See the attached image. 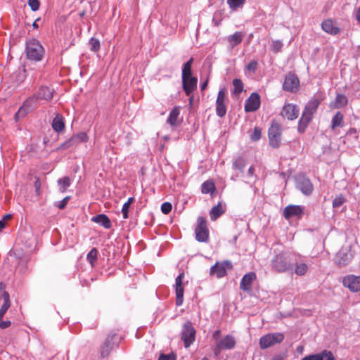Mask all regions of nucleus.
I'll list each match as a JSON object with an SVG mask.
<instances>
[{
    "mask_svg": "<svg viewBox=\"0 0 360 360\" xmlns=\"http://www.w3.org/2000/svg\"><path fill=\"white\" fill-rule=\"evenodd\" d=\"M117 339V333L115 332L110 333L104 343L101 347V356L103 358L108 357L110 351L112 350L113 345H114V340Z\"/></svg>",
    "mask_w": 360,
    "mask_h": 360,
    "instance_id": "f3484780",
    "label": "nucleus"
},
{
    "mask_svg": "<svg viewBox=\"0 0 360 360\" xmlns=\"http://www.w3.org/2000/svg\"><path fill=\"white\" fill-rule=\"evenodd\" d=\"M180 114V107L175 106L170 112L167 122L172 127H177L180 124L181 120L179 119Z\"/></svg>",
    "mask_w": 360,
    "mask_h": 360,
    "instance_id": "bb28decb",
    "label": "nucleus"
},
{
    "mask_svg": "<svg viewBox=\"0 0 360 360\" xmlns=\"http://www.w3.org/2000/svg\"><path fill=\"white\" fill-rule=\"evenodd\" d=\"M284 338V335L282 333H268L260 338L259 342V347L262 349H267L276 344L281 343Z\"/></svg>",
    "mask_w": 360,
    "mask_h": 360,
    "instance_id": "7ed1b4c3",
    "label": "nucleus"
},
{
    "mask_svg": "<svg viewBox=\"0 0 360 360\" xmlns=\"http://www.w3.org/2000/svg\"><path fill=\"white\" fill-rule=\"evenodd\" d=\"M303 211L304 210L301 206L290 205L284 208L283 215L286 219L295 217L300 218L303 214Z\"/></svg>",
    "mask_w": 360,
    "mask_h": 360,
    "instance_id": "6ab92c4d",
    "label": "nucleus"
},
{
    "mask_svg": "<svg viewBox=\"0 0 360 360\" xmlns=\"http://www.w3.org/2000/svg\"><path fill=\"white\" fill-rule=\"evenodd\" d=\"M216 190V187L212 181H205L201 186V191L202 193L207 194L211 193L212 194Z\"/></svg>",
    "mask_w": 360,
    "mask_h": 360,
    "instance_id": "72a5a7b5",
    "label": "nucleus"
},
{
    "mask_svg": "<svg viewBox=\"0 0 360 360\" xmlns=\"http://www.w3.org/2000/svg\"><path fill=\"white\" fill-rule=\"evenodd\" d=\"M245 1L246 0H227V4L230 8L235 10L237 8L241 7Z\"/></svg>",
    "mask_w": 360,
    "mask_h": 360,
    "instance_id": "37998d69",
    "label": "nucleus"
},
{
    "mask_svg": "<svg viewBox=\"0 0 360 360\" xmlns=\"http://www.w3.org/2000/svg\"><path fill=\"white\" fill-rule=\"evenodd\" d=\"M11 306V301L9 295H6V301L4 302L1 307L0 308V321L3 319L4 314Z\"/></svg>",
    "mask_w": 360,
    "mask_h": 360,
    "instance_id": "ea45409f",
    "label": "nucleus"
},
{
    "mask_svg": "<svg viewBox=\"0 0 360 360\" xmlns=\"http://www.w3.org/2000/svg\"><path fill=\"white\" fill-rule=\"evenodd\" d=\"M51 126L53 129L56 132H60L63 131L65 129L63 117L60 114H57L53 120Z\"/></svg>",
    "mask_w": 360,
    "mask_h": 360,
    "instance_id": "c85d7f7f",
    "label": "nucleus"
},
{
    "mask_svg": "<svg viewBox=\"0 0 360 360\" xmlns=\"http://www.w3.org/2000/svg\"><path fill=\"white\" fill-rule=\"evenodd\" d=\"M208 84V80L207 79L204 83H202L200 86V89L202 91L205 90L207 88Z\"/></svg>",
    "mask_w": 360,
    "mask_h": 360,
    "instance_id": "bf43d9fd",
    "label": "nucleus"
},
{
    "mask_svg": "<svg viewBox=\"0 0 360 360\" xmlns=\"http://www.w3.org/2000/svg\"><path fill=\"white\" fill-rule=\"evenodd\" d=\"M181 335L186 348H188L193 344L195 338V330L190 321H187L184 323Z\"/></svg>",
    "mask_w": 360,
    "mask_h": 360,
    "instance_id": "39448f33",
    "label": "nucleus"
},
{
    "mask_svg": "<svg viewBox=\"0 0 360 360\" xmlns=\"http://www.w3.org/2000/svg\"><path fill=\"white\" fill-rule=\"evenodd\" d=\"M262 136L261 129L258 127H255L252 133L250 134V139L253 141H257L260 139Z\"/></svg>",
    "mask_w": 360,
    "mask_h": 360,
    "instance_id": "49530a36",
    "label": "nucleus"
},
{
    "mask_svg": "<svg viewBox=\"0 0 360 360\" xmlns=\"http://www.w3.org/2000/svg\"><path fill=\"white\" fill-rule=\"evenodd\" d=\"M39 18H37L33 23H32V27L35 29H37L38 28V24L37 23V21L39 20Z\"/></svg>",
    "mask_w": 360,
    "mask_h": 360,
    "instance_id": "0e129e2a",
    "label": "nucleus"
},
{
    "mask_svg": "<svg viewBox=\"0 0 360 360\" xmlns=\"http://www.w3.org/2000/svg\"><path fill=\"white\" fill-rule=\"evenodd\" d=\"M233 265L230 261L217 262L210 268V275H216L217 278H222L226 275L227 269H231Z\"/></svg>",
    "mask_w": 360,
    "mask_h": 360,
    "instance_id": "9b49d317",
    "label": "nucleus"
},
{
    "mask_svg": "<svg viewBox=\"0 0 360 360\" xmlns=\"http://www.w3.org/2000/svg\"><path fill=\"white\" fill-rule=\"evenodd\" d=\"M91 220L95 223L102 225L105 229H110L112 226L110 219L104 214H98L94 217Z\"/></svg>",
    "mask_w": 360,
    "mask_h": 360,
    "instance_id": "c756f323",
    "label": "nucleus"
},
{
    "mask_svg": "<svg viewBox=\"0 0 360 360\" xmlns=\"http://www.w3.org/2000/svg\"><path fill=\"white\" fill-rule=\"evenodd\" d=\"M189 96V99H188V101H189V104L191 105L192 103H193V95H192V94L188 96Z\"/></svg>",
    "mask_w": 360,
    "mask_h": 360,
    "instance_id": "e2e57ef3",
    "label": "nucleus"
},
{
    "mask_svg": "<svg viewBox=\"0 0 360 360\" xmlns=\"http://www.w3.org/2000/svg\"><path fill=\"white\" fill-rule=\"evenodd\" d=\"M88 140V136L85 132H79L73 136H72L70 139L65 141L63 144L60 146V148L62 150H65L69 148L72 146L77 145L78 143L82 142H86Z\"/></svg>",
    "mask_w": 360,
    "mask_h": 360,
    "instance_id": "2eb2a0df",
    "label": "nucleus"
},
{
    "mask_svg": "<svg viewBox=\"0 0 360 360\" xmlns=\"http://www.w3.org/2000/svg\"><path fill=\"white\" fill-rule=\"evenodd\" d=\"M224 213L221 205L219 202L217 205L213 207L210 211V218L212 220H216Z\"/></svg>",
    "mask_w": 360,
    "mask_h": 360,
    "instance_id": "c9c22d12",
    "label": "nucleus"
},
{
    "mask_svg": "<svg viewBox=\"0 0 360 360\" xmlns=\"http://www.w3.org/2000/svg\"><path fill=\"white\" fill-rule=\"evenodd\" d=\"M134 198L133 197H131L128 199V200L123 205L122 212L123 215L124 219H127L129 217L128 213H129V208L130 205L134 202Z\"/></svg>",
    "mask_w": 360,
    "mask_h": 360,
    "instance_id": "a19ab883",
    "label": "nucleus"
},
{
    "mask_svg": "<svg viewBox=\"0 0 360 360\" xmlns=\"http://www.w3.org/2000/svg\"><path fill=\"white\" fill-rule=\"evenodd\" d=\"M345 202V198L344 196L342 195H340L334 199L333 202V206L334 207H340Z\"/></svg>",
    "mask_w": 360,
    "mask_h": 360,
    "instance_id": "de8ad7c7",
    "label": "nucleus"
},
{
    "mask_svg": "<svg viewBox=\"0 0 360 360\" xmlns=\"http://www.w3.org/2000/svg\"><path fill=\"white\" fill-rule=\"evenodd\" d=\"M195 238L199 242H207L209 239V231L207 221L202 217L198 218V225L195 229Z\"/></svg>",
    "mask_w": 360,
    "mask_h": 360,
    "instance_id": "6e6552de",
    "label": "nucleus"
},
{
    "mask_svg": "<svg viewBox=\"0 0 360 360\" xmlns=\"http://www.w3.org/2000/svg\"><path fill=\"white\" fill-rule=\"evenodd\" d=\"M244 37V34L241 32H236L233 34L228 37V41L233 48L241 43Z\"/></svg>",
    "mask_w": 360,
    "mask_h": 360,
    "instance_id": "2f4dec72",
    "label": "nucleus"
},
{
    "mask_svg": "<svg viewBox=\"0 0 360 360\" xmlns=\"http://www.w3.org/2000/svg\"><path fill=\"white\" fill-rule=\"evenodd\" d=\"M98 250L96 248H92L87 255V261L90 263L91 266H94V262L97 259Z\"/></svg>",
    "mask_w": 360,
    "mask_h": 360,
    "instance_id": "79ce46f5",
    "label": "nucleus"
},
{
    "mask_svg": "<svg viewBox=\"0 0 360 360\" xmlns=\"http://www.w3.org/2000/svg\"><path fill=\"white\" fill-rule=\"evenodd\" d=\"M320 105V101L317 98L310 100L304 108V111L314 116Z\"/></svg>",
    "mask_w": 360,
    "mask_h": 360,
    "instance_id": "7c9ffc66",
    "label": "nucleus"
},
{
    "mask_svg": "<svg viewBox=\"0 0 360 360\" xmlns=\"http://www.w3.org/2000/svg\"><path fill=\"white\" fill-rule=\"evenodd\" d=\"M274 360H282V357L281 356H276L273 359Z\"/></svg>",
    "mask_w": 360,
    "mask_h": 360,
    "instance_id": "69168bd1",
    "label": "nucleus"
},
{
    "mask_svg": "<svg viewBox=\"0 0 360 360\" xmlns=\"http://www.w3.org/2000/svg\"><path fill=\"white\" fill-rule=\"evenodd\" d=\"M34 186H35V189H36V191L38 192L39 191V188H40V183L38 180H37L34 183Z\"/></svg>",
    "mask_w": 360,
    "mask_h": 360,
    "instance_id": "052dcab7",
    "label": "nucleus"
},
{
    "mask_svg": "<svg viewBox=\"0 0 360 360\" xmlns=\"http://www.w3.org/2000/svg\"><path fill=\"white\" fill-rule=\"evenodd\" d=\"M184 277V273H181L176 278V304L177 306H181L184 302V288L182 285Z\"/></svg>",
    "mask_w": 360,
    "mask_h": 360,
    "instance_id": "aec40b11",
    "label": "nucleus"
},
{
    "mask_svg": "<svg viewBox=\"0 0 360 360\" xmlns=\"http://www.w3.org/2000/svg\"><path fill=\"white\" fill-rule=\"evenodd\" d=\"M321 27L324 32L333 35H335L340 32L337 23L331 19L325 20L321 24Z\"/></svg>",
    "mask_w": 360,
    "mask_h": 360,
    "instance_id": "b1692460",
    "label": "nucleus"
},
{
    "mask_svg": "<svg viewBox=\"0 0 360 360\" xmlns=\"http://www.w3.org/2000/svg\"><path fill=\"white\" fill-rule=\"evenodd\" d=\"M54 90L46 86H41L39 87L37 92V96L39 100H44L46 101H50L53 96Z\"/></svg>",
    "mask_w": 360,
    "mask_h": 360,
    "instance_id": "393cba45",
    "label": "nucleus"
},
{
    "mask_svg": "<svg viewBox=\"0 0 360 360\" xmlns=\"http://www.w3.org/2000/svg\"><path fill=\"white\" fill-rule=\"evenodd\" d=\"M254 171V168L252 167H250L248 169V172L250 174H252Z\"/></svg>",
    "mask_w": 360,
    "mask_h": 360,
    "instance_id": "774afa93",
    "label": "nucleus"
},
{
    "mask_svg": "<svg viewBox=\"0 0 360 360\" xmlns=\"http://www.w3.org/2000/svg\"><path fill=\"white\" fill-rule=\"evenodd\" d=\"M257 62L256 60L250 61L247 65V70L252 72H255L257 68Z\"/></svg>",
    "mask_w": 360,
    "mask_h": 360,
    "instance_id": "3c124183",
    "label": "nucleus"
},
{
    "mask_svg": "<svg viewBox=\"0 0 360 360\" xmlns=\"http://www.w3.org/2000/svg\"><path fill=\"white\" fill-rule=\"evenodd\" d=\"M221 335V330H216L212 333V338L215 342V344L217 343V341L220 340L221 338H220Z\"/></svg>",
    "mask_w": 360,
    "mask_h": 360,
    "instance_id": "5fc2aeb1",
    "label": "nucleus"
},
{
    "mask_svg": "<svg viewBox=\"0 0 360 360\" xmlns=\"http://www.w3.org/2000/svg\"><path fill=\"white\" fill-rule=\"evenodd\" d=\"M236 341L232 335H227L214 345L213 352L215 356H218L222 350H229L235 347Z\"/></svg>",
    "mask_w": 360,
    "mask_h": 360,
    "instance_id": "20e7f679",
    "label": "nucleus"
},
{
    "mask_svg": "<svg viewBox=\"0 0 360 360\" xmlns=\"http://www.w3.org/2000/svg\"><path fill=\"white\" fill-rule=\"evenodd\" d=\"M193 58H191L184 65L182 69V79L192 77L191 67Z\"/></svg>",
    "mask_w": 360,
    "mask_h": 360,
    "instance_id": "f704fd0d",
    "label": "nucleus"
},
{
    "mask_svg": "<svg viewBox=\"0 0 360 360\" xmlns=\"http://www.w3.org/2000/svg\"><path fill=\"white\" fill-rule=\"evenodd\" d=\"M233 94L239 96L243 91V83L240 79H234L233 80Z\"/></svg>",
    "mask_w": 360,
    "mask_h": 360,
    "instance_id": "e433bc0d",
    "label": "nucleus"
},
{
    "mask_svg": "<svg viewBox=\"0 0 360 360\" xmlns=\"http://www.w3.org/2000/svg\"><path fill=\"white\" fill-rule=\"evenodd\" d=\"M356 18L357 21L360 23V7L358 8L356 13Z\"/></svg>",
    "mask_w": 360,
    "mask_h": 360,
    "instance_id": "13d9d810",
    "label": "nucleus"
},
{
    "mask_svg": "<svg viewBox=\"0 0 360 360\" xmlns=\"http://www.w3.org/2000/svg\"><path fill=\"white\" fill-rule=\"evenodd\" d=\"M45 51L41 43L36 39H32L26 42L25 53L27 58L32 61L42 60Z\"/></svg>",
    "mask_w": 360,
    "mask_h": 360,
    "instance_id": "f03ea898",
    "label": "nucleus"
},
{
    "mask_svg": "<svg viewBox=\"0 0 360 360\" xmlns=\"http://www.w3.org/2000/svg\"><path fill=\"white\" fill-rule=\"evenodd\" d=\"M313 119V115L303 110L302 116L299 120L297 130L300 133L305 131L309 124Z\"/></svg>",
    "mask_w": 360,
    "mask_h": 360,
    "instance_id": "a878e982",
    "label": "nucleus"
},
{
    "mask_svg": "<svg viewBox=\"0 0 360 360\" xmlns=\"http://www.w3.org/2000/svg\"><path fill=\"white\" fill-rule=\"evenodd\" d=\"M347 104V98L343 94H338L335 100V108H341Z\"/></svg>",
    "mask_w": 360,
    "mask_h": 360,
    "instance_id": "4c0bfd02",
    "label": "nucleus"
},
{
    "mask_svg": "<svg viewBox=\"0 0 360 360\" xmlns=\"http://www.w3.org/2000/svg\"><path fill=\"white\" fill-rule=\"evenodd\" d=\"M28 5L30 6L32 11H36L39 10L40 2L39 0H28Z\"/></svg>",
    "mask_w": 360,
    "mask_h": 360,
    "instance_id": "8fccbe9b",
    "label": "nucleus"
},
{
    "mask_svg": "<svg viewBox=\"0 0 360 360\" xmlns=\"http://www.w3.org/2000/svg\"><path fill=\"white\" fill-rule=\"evenodd\" d=\"M342 284L352 292L360 291V276L349 275L342 280Z\"/></svg>",
    "mask_w": 360,
    "mask_h": 360,
    "instance_id": "a211bd4d",
    "label": "nucleus"
},
{
    "mask_svg": "<svg viewBox=\"0 0 360 360\" xmlns=\"http://www.w3.org/2000/svg\"><path fill=\"white\" fill-rule=\"evenodd\" d=\"M69 199H70V197H65L63 200H61L60 202V203L58 205V207L60 209H63L66 206Z\"/></svg>",
    "mask_w": 360,
    "mask_h": 360,
    "instance_id": "6e6d98bb",
    "label": "nucleus"
},
{
    "mask_svg": "<svg viewBox=\"0 0 360 360\" xmlns=\"http://www.w3.org/2000/svg\"><path fill=\"white\" fill-rule=\"evenodd\" d=\"M283 43L280 40H275L273 41L271 45V50L275 53H277L280 51H281L283 48Z\"/></svg>",
    "mask_w": 360,
    "mask_h": 360,
    "instance_id": "c03bdc74",
    "label": "nucleus"
},
{
    "mask_svg": "<svg viewBox=\"0 0 360 360\" xmlns=\"http://www.w3.org/2000/svg\"><path fill=\"white\" fill-rule=\"evenodd\" d=\"M5 228V222L3 220H0V232Z\"/></svg>",
    "mask_w": 360,
    "mask_h": 360,
    "instance_id": "680f3d73",
    "label": "nucleus"
},
{
    "mask_svg": "<svg viewBox=\"0 0 360 360\" xmlns=\"http://www.w3.org/2000/svg\"><path fill=\"white\" fill-rule=\"evenodd\" d=\"M344 115L341 112H337L335 116L332 118L331 128L335 129L336 127H341L343 126Z\"/></svg>",
    "mask_w": 360,
    "mask_h": 360,
    "instance_id": "473e14b6",
    "label": "nucleus"
},
{
    "mask_svg": "<svg viewBox=\"0 0 360 360\" xmlns=\"http://www.w3.org/2000/svg\"><path fill=\"white\" fill-rule=\"evenodd\" d=\"M6 295L9 294L4 290V285L0 283V300L3 298L4 302L6 301Z\"/></svg>",
    "mask_w": 360,
    "mask_h": 360,
    "instance_id": "864d4df0",
    "label": "nucleus"
},
{
    "mask_svg": "<svg viewBox=\"0 0 360 360\" xmlns=\"http://www.w3.org/2000/svg\"><path fill=\"white\" fill-rule=\"evenodd\" d=\"M300 109L298 106L292 103H285L281 112V115L288 120H294L298 117Z\"/></svg>",
    "mask_w": 360,
    "mask_h": 360,
    "instance_id": "ddd939ff",
    "label": "nucleus"
},
{
    "mask_svg": "<svg viewBox=\"0 0 360 360\" xmlns=\"http://www.w3.org/2000/svg\"><path fill=\"white\" fill-rule=\"evenodd\" d=\"M301 360H335V359L331 352L323 350L318 354L306 356Z\"/></svg>",
    "mask_w": 360,
    "mask_h": 360,
    "instance_id": "5701e85b",
    "label": "nucleus"
},
{
    "mask_svg": "<svg viewBox=\"0 0 360 360\" xmlns=\"http://www.w3.org/2000/svg\"><path fill=\"white\" fill-rule=\"evenodd\" d=\"M39 99L37 95H32L27 98L23 103V105L20 108L15 115V120H18L19 116H24L27 113L34 110L37 108L38 101Z\"/></svg>",
    "mask_w": 360,
    "mask_h": 360,
    "instance_id": "0eeeda50",
    "label": "nucleus"
},
{
    "mask_svg": "<svg viewBox=\"0 0 360 360\" xmlns=\"http://www.w3.org/2000/svg\"><path fill=\"white\" fill-rule=\"evenodd\" d=\"M353 257L349 246L342 247L335 255V262L340 266L348 264Z\"/></svg>",
    "mask_w": 360,
    "mask_h": 360,
    "instance_id": "9d476101",
    "label": "nucleus"
},
{
    "mask_svg": "<svg viewBox=\"0 0 360 360\" xmlns=\"http://www.w3.org/2000/svg\"><path fill=\"white\" fill-rule=\"evenodd\" d=\"M158 360H176V356L174 354H161Z\"/></svg>",
    "mask_w": 360,
    "mask_h": 360,
    "instance_id": "603ef678",
    "label": "nucleus"
},
{
    "mask_svg": "<svg viewBox=\"0 0 360 360\" xmlns=\"http://www.w3.org/2000/svg\"><path fill=\"white\" fill-rule=\"evenodd\" d=\"M172 205L169 202H165L162 203L161 205V211L162 213H164L165 214H169L172 211Z\"/></svg>",
    "mask_w": 360,
    "mask_h": 360,
    "instance_id": "09e8293b",
    "label": "nucleus"
},
{
    "mask_svg": "<svg viewBox=\"0 0 360 360\" xmlns=\"http://www.w3.org/2000/svg\"><path fill=\"white\" fill-rule=\"evenodd\" d=\"M296 255L288 252H280L271 260V268L277 273L292 272Z\"/></svg>",
    "mask_w": 360,
    "mask_h": 360,
    "instance_id": "f257e3e1",
    "label": "nucleus"
},
{
    "mask_svg": "<svg viewBox=\"0 0 360 360\" xmlns=\"http://www.w3.org/2000/svg\"><path fill=\"white\" fill-rule=\"evenodd\" d=\"M260 96L257 93H252L245 101L244 110L245 112H255L260 106Z\"/></svg>",
    "mask_w": 360,
    "mask_h": 360,
    "instance_id": "dca6fc26",
    "label": "nucleus"
},
{
    "mask_svg": "<svg viewBox=\"0 0 360 360\" xmlns=\"http://www.w3.org/2000/svg\"><path fill=\"white\" fill-rule=\"evenodd\" d=\"M216 113L219 117H223L226 113V91L220 89L216 101Z\"/></svg>",
    "mask_w": 360,
    "mask_h": 360,
    "instance_id": "4468645a",
    "label": "nucleus"
},
{
    "mask_svg": "<svg viewBox=\"0 0 360 360\" xmlns=\"http://www.w3.org/2000/svg\"><path fill=\"white\" fill-rule=\"evenodd\" d=\"M11 325V321H4L2 320L0 321V328L2 329L8 328Z\"/></svg>",
    "mask_w": 360,
    "mask_h": 360,
    "instance_id": "4d7b16f0",
    "label": "nucleus"
},
{
    "mask_svg": "<svg viewBox=\"0 0 360 360\" xmlns=\"http://www.w3.org/2000/svg\"><path fill=\"white\" fill-rule=\"evenodd\" d=\"M256 278L255 272H250L245 274L240 283V288L243 291L251 290L252 282L256 279Z\"/></svg>",
    "mask_w": 360,
    "mask_h": 360,
    "instance_id": "4be33fe9",
    "label": "nucleus"
},
{
    "mask_svg": "<svg viewBox=\"0 0 360 360\" xmlns=\"http://www.w3.org/2000/svg\"><path fill=\"white\" fill-rule=\"evenodd\" d=\"M296 255L295 261H294V272L297 276H304L308 271L309 266L304 262H299Z\"/></svg>",
    "mask_w": 360,
    "mask_h": 360,
    "instance_id": "cd10ccee",
    "label": "nucleus"
},
{
    "mask_svg": "<svg viewBox=\"0 0 360 360\" xmlns=\"http://www.w3.org/2000/svg\"><path fill=\"white\" fill-rule=\"evenodd\" d=\"M282 128L280 124L273 122L269 129L268 136L269 144L274 148H278L281 142Z\"/></svg>",
    "mask_w": 360,
    "mask_h": 360,
    "instance_id": "423d86ee",
    "label": "nucleus"
},
{
    "mask_svg": "<svg viewBox=\"0 0 360 360\" xmlns=\"http://www.w3.org/2000/svg\"><path fill=\"white\" fill-rule=\"evenodd\" d=\"M296 187L305 195H310L314 190L310 179L303 174H299L296 177Z\"/></svg>",
    "mask_w": 360,
    "mask_h": 360,
    "instance_id": "1a4fd4ad",
    "label": "nucleus"
},
{
    "mask_svg": "<svg viewBox=\"0 0 360 360\" xmlns=\"http://www.w3.org/2000/svg\"><path fill=\"white\" fill-rule=\"evenodd\" d=\"M89 45L91 50L94 52H96L100 49L101 44L98 39L91 38L89 41Z\"/></svg>",
    "mask_w": 360,
    "mask_h": 360,
    "instance_id": "a18cd8bd",
    "label": "nucleus"
},
{
    "mask_svg": "<svg viewBox=\"0 0 360 360\" xmlns=\"http://www.w3.org/2000/svg\"><path fill=\"white\" fill-rule=\"evenodd\" d=\"M300 80L297 75L292 73L288 74L283 84L284 91L288 92H295L299 89Z\"/></svg>",
    "mask_w": 360,
    "mask_h": 360,
    "instance_id": "f8f14e48",
    "label": "nucleus"
},
{
    "mask_svg": "<svg viewBox=\"0 0 360 360\" xmlns=\"http://www.w3.org/2000/svg\"><path fill=\"white\" fill-rule=\"evenodd\" d=\"M58 184L60 186V191L62 193H64L67 190L68 187L70 186V180L69 177L65 176V177H63L61 179H59L58 180Z\"/></svg>",
    "mask_w": 360,
    "mask_h": 360,
    "instance_id": "58836bf2",
    "label": "nucleus"
},
{
    "mask_svg": "<svg viewBox=\"0 0 360 360\" xmlns=\"http://www.w3.org/2000/svg\"><path fill=\"white\" fill-rule=\"evenodd\" d=\"M198 79L195 77H190L182 79L183 89L186 96H190L197 88Z\"/></svg>",
    "mask_w": 360,
    "mask_h": 360,
    "instance_id": "412c9836",
    "label": "nucleus"
},
{
    "mask_svg": "<svg viewBox=\"0 0 360 360\" xmlns=\"http://www.w3.org/2000/svg\"><path fill=\"white\" fill-rule=\"evenodd\" d=\"M11 218V215L8 214H6L4 217V219H9Z\"/></svg>",
    "mask_w": 360,
    "mask_h": 360,
    "instance_id": "338daca9",
    "label": "nucleus"
}]
</instances>
